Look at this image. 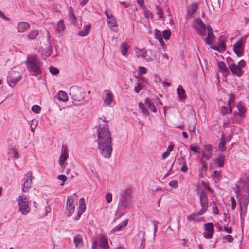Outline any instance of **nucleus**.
Listing matches in <instances>:
<instances>
[{
  "instance_id": "nucleus-9",
  "label": "nucleus",
  "mask_w": 249,
  "mask_h": 249,
  "mask_svg": "<svg viewBox=\"0 0 249 249\" xmlns=\"http://www.w3.org/2000/svg\"><path fill=\"white\" fill-rule=\"evenodd\" d=\"M244 42L242 39H239L235 44L233 45V49L235 53L238 57L243 55L244 50Z\"/></svg>"
},
{
  "instance_id": "nucleus-35",
  "label": "nucleus",
  "mask_w": 249,
  "mask_h": 249,
  "mask_svg": "<svg viewBox=\"0 0 249 249\" xmlns=\"http://www.w3.org/2000/svg\"><path fill=\"white\" fill-rule=\"evenodd\" d=\"M65 27L64 25V22L63 20H60L57 23V31L59 33H61L63 32L65 30Z\"/></svg>"
},
{
  "instance_id": "nucleus-41",
  "label": "nucleus",
  "mask_w": 249,
  "mask_h": 249,
  "mask_svg": "<svg viewBox=\"0 0 249 249\" xmlns=\"http://www.w3.org/2000/svg\"><path fill=\"white\" fill-rule=\"evenodd\" d=\"M49 71L51 73L54 75H57L59 72V70L57 68L53 66H50L49 67Z\"/></svg>"
},
{
  "instance_id": "nucleus-42",
  "label": "nucleus",
  "mask_w": 249,
  "mask_h": 249,
  "mask_svg": "<svg viewBox=\"0 0 249 249\" xmlns=\"http://www.w3.org/2000/svg\"><path fill=\"white\" fill-rule=\"evenodd\" d=\"M156 9L157 10L156 14L159 16V18L160 19L163 18V12L162 9L159 7L158 5H156Z\"/></svg>"
},
{
  "instance_id": "nucleus-14",
  "label": "nucleus",
  "mask_w": 249,
  "mask_h": 249,
  "mask_svg": "<svg viewBox=\"0 0 249 249\" xmlns=\"http://www.w3.org/2000/svg\"><path fill=\"white\" fill-rule=\"evenodd\" d=\"M239 196H240L242 197V203L245 207V212L244 211V210L240 205V208H241V212L240 213V218L241 220H243V213H246V208L247 207V205L248 203H249V194H240Z\"/></svg>"
},
{
  "instance_id": "nucleus-37",
  "label": "nucleus",
  "mask_w": 249,
  "mask_h": 249,
  "mask_svg": "<svg viewBox=\"0 0 249 249\" xmlns=\"http://www.w3.org/2000/svg\"><path fill=\"white\" fill-rule=\"evenodd\" d=\"M139 107L144 115L146 116L149 115V112L143 103H140L139 104Z\"/></svg>"
},
{
  "instance_id": "nucleus-32",
  "label": "nucleus",
  "mask_w": 249,
  "mask_h": 249,
  "mask_svg": "<svg viewBox=\"0 0 249 249\" xmlns=\"http://www.w3.org/2000/svg\"><path fill=\"white\" fill-rule=\"evenodd\" d=\"M120 48L122 55L125 56L129 48L128 44L126 42H124L121 44Z\"/></svg>"
},
{
  "instance_id": "nucleus-62",
  "label": "nucleus",
  "mask_w": 249,
  "mask_h": 249,
  "mask_svg": "<svg viewBox=\"0 0 249 249\" xmlns=\"http://www.w3.org/2000/svg\"><path fill=\"white\" fill-rule=\"evenodd\" d=\"M182 167H181V169H180V170L183 172H186L188 170V167H187V163H184V164H182Z\"/></svg>"
},
{
  "instance_id": "nucleus-57",
  "label": "nucleus",
  "mask_w": 249,
  "mask_h": 249,
  "mask_svg": "<svg viewBox=\"0 0 249 249\" xmlns=\"http://www.w3.org/2000/svg\"><path fill=\"white\" fill-rule=\"evenodd\" d=\"M178 182L176 180H173L169 183V185L173 188H176L178 186Z\"/></svg>"
},
{
  "instance_id": "nucleus-11",
  "label": "nucleus",
  "mask_w": 249,
  "mask_h": 249,
  "mask_svg": "<svg viewBox=\"0 0 249 249\" xmlns=\"http://www.w3.org/2000/svg\"><path fill=\"white\" fill-rule=\"evenodd\" d=\"M195 25L194 28L197 31L200 35H204L206 32V27L200 18H196L195 20Z\"/></svg>"
},
{
  "instance_id": "nucleus-24",
  "label": "nucleus",
  "mask_w": 249,
  "mask_h": 249,
  "mask_svg": "<svg viewBox=\"0 0 249 249\" xmlns=\"http://www.w3.org/2000/svg\"><path fill=\"white\" fill-rule=\"evenodd\" d=\"M198 9V5L196 3H192L190 5L187 10V14L189 16L192 15Z\"/></svg>"
},
{
  "instance_id": "nucleus-8",
  "label": "nucleus",
  "mask_w": 249,
  "mask_h": 249,
  "mask_svg": "<svg viewBox=\"0 0 249 249\" xmlns=\"http://www.w3.org/2000/svg\"><path fill=\"white\" fill-rule=\"evenodd\" d=\"M32 173L31 171L28 172L25 175L23 180L24 182L23 184L22 191H27L31 187L32 184V179L34 178L32 176Z\"/></svg>"
},
{
  "instance_id": "nucleus-20",
  "label": "nucleus",
  "mask_w": 249,
  "mask_h": 249,
  "mask_svg": "<svg viewBox=\"0 0 249 249\" xmlns=\"http://www.w3.org/2000/svg\"><path fill=\"white\" fill-rule=\"evenodd\" d=\"M30 27V24L26 22H20L18 24L17 30L19 33H23Z\"/></svg>"
},
{
  "instance_id": "nucleus-5",
  "label": "nucleus",
  "mask_w": 249,
  "mask_h": 249,
  "mask_svg": "<svg viewBox=\"0 0 249 249\" xmlns=\"http://www.w3.org/2000/svg\"><path fill=\"white\" fill-rule=\"evenodd\" d=\"M69 94L75 101L80 102L84 99V92L77 86H73L70 88Z\"/></svg>"
},
{
  "instance_id": "nucleus-64",
  "label": "nucleus",
  "mask_w": 249,
  "mask_h": 249,
  "mask_svg": "<svg viewBox=\"0 0 249 249\" xmlns=\"http://www.w3.org/2000/svg\"><path fill=\"white\" fill-rule=\"evenodd\" d=\"M98 244L97 239H96L92 244L91 249H97V245Z\"/></svg>"
},
{
  "instance_id": "nucleus-4",
  "label": "nucleus",
  "mask_w": 249,
  "mask_h": 249,
  "mask_svg": "<svg viewBox=\"0 0 249 249\" xmlns=\"http://www.w3.org/2000/svg\"><path fill=\"white\" fill-rule=\"evenodd\" d=\"M198 194H199V202L202 207L201 210L197 212V215H202L207 210L208 208V199L207 194L203 190L199 189Z\"/></svg>"
},
{
  "instance_id": "nucleus-1",
  "label": "nucleus",
  "mask_w": 249,
  "mask_h": 249,
  "mask_svg": "<svg viewBox=\"0 0 249 249\" xmlns=\"http://www.w3.org/2000/svg\"><path fill=\"white\" fill-rule=\"evenodd\" d=\"M106 121L99 118L100 126L97 129V139L98 149L101 154L106 158H109L112 151L111 133L108 128L105 127Z\"/></svg>"
},
{
  "instance_id": "nucleus-44",
  "label": "nucleus",
  "mask_w": 249,
  "mask_h": 249,
  "mask_svg": "<svg viewBox=\"0 0 249 249\" xmlns=\"http://www.w3.org/2000/svg\"><path fill=\"white\" fill-rule=\"evenodd\" d=\"M32 110L36 113H39L41 110V107L37 105H35L32 106Z\"/></svg>"
},
{
  "instance_id": "nucleus-18",
  "label": "nucleus",
  "mask_w": 249,
  "mask_h": 249,
  "mask_svg": "<svg viewBox=\"0 0 249 249\" xmlns=\"http://www.w3.org/2000/svg\"><path fill=\"white\" fill-rule=\"evenodd\" d=\"M128 224V220H124L114 227L110 231V234H114L115 232L123 230Z\"/></svg>"
},
{
  "instance_id": "nucleus-6",
  "label": "nucleus",
  "mask_w": 249,
  "mask_h": 249,
  "mask_svg": "<svg viewBox=\"0 0 249 249\" xmlns=\"http://www.w3.org/2000/svg\"><path fill=\"white\" fill-rule=\"evenodd\" d=\"M17 201L19 211L23 215H27L30 211V208L26 197L23 195L19 196L17 199Z\"/></svg>"
},
{
  "instance_id": "nucleus-15",
  "label": "nucleus",
  "mask_w": 249,
  "mask_h": 249,
  "mask_svg": "<svg viewBox=\"0 0 249 249\" xmlns=\"http://www.w3.org/2000/svg\"><path fill=\"white\" fill-rule=\"evenodd\" d=\"M202 156L209 160L212 158L213 154V150L210 144H207L203 146Z\"/></svg>"
},
{
  "instance_id": "nucleus-27",
  "label": "nucleus",
  "mask_w": 249,
  "mask_h": 249,
  "mask_svg": "<svg viewBox=\"0 0 249 249\" xmlns=\"http://www.w3.org/2000/svg\"><path fill=\"white\" fill-rule=\"evenodd\" d=\"M139 51L141 53L139 54L138 53L137 57H142L143 59H145L147 60V61L152 60V58H148L147 57V51L145 50H141L139 49ZM137 53H139L138 52H136Z\"/></svg>"
},
{
  "instance_id": "nucleus-7",
  "label": "nucleus",
  "mask_w": 249,
  "mask_h": 249,
  "mask_svg": "<svg viewBox=\"0 0 249 249\" xmlns=\"http://www.w3.org/2000/svg\"><path fill=\"white\" fill-rule=\"evenodd\" d=\"M21 74L18 71L12 70L9 72L7 80L9 85L12 87V86L11 84H16L21 80Z\"/></svg>"
},
{
  "instance_id": "nucleus-61",
  "label": "nucleus",
  "mask_w": 249,
  "mask_h": 249,
  "mask_svg": "<svg viewBox=\"0 0 249 249\" xmlns=\"http://www.w3.org/2000/svg\"><path fill=\"white\" fill-rule=\"evenodd\" d=\"M142 89V86L139 83L137 84V86L135 87L134 91L136 93H139Z\"/></svg>"
},
{
  "instance_id": "nucleus-52",
  "label": "nucleus",
  "mask_w": 249,
  "mask_h": 249,
  "mask_svg": "<svg viewBox=\"0 0 249 249\" xmlns=\"http://www.w3.org/2000/svg\"><path fill=\"white\" fill-rule=\"evenodd\" d=\"M239 69L242 70L246 66V62L244 60H241L237 65Z\"/></svg>"
},
{
  "instance_id": "nucleus-58",
  "label": "nucleus",
  "mask_w": 249,
  "mask_h": 249,
  "mask_svg": "<svg viewBox=\"0 0 249 249\" xmlns=\"http://www.w3.org/2000/svg\"><path fill=\"white\" fill-rule=\"evenodd\" d=\"M224 239H226L228 242L231 243L233 241V238L231 235H227L224 237Z\"/></svg>"
},
{
  "instance_id": "nucleus-26",
  "label": "nucleus",
  "mask_w": 249,
  "mask_h": 249,
  "mask_svg": "<svg viewBox=\"0 0 249 249\" xmlns=\"http://www.w3.org/2000/svg\"><path fill=\"white\" fill-rule=\"evenodd\" d=\"M237 108L239 111L238 114L240 117H243L246 112V107L241 104V103L239 102L237 104Z\"/></svg>"
},
{
  "instance_id": "nucleus-34",
  "label": "nucleus",
  "mask_w": 249,
  "mask_h": 249,
  "mask_svg": "<svg viewBox=\"0 0 249 249\" xmlns=\"http://www.w3.org/2000/svg\"><path fill=\"white\" fill-rule=\"evenodd\" d=\"M39 35V31L38 30H34L31 32L28 36L29 40H34Z\"/></svg>"
},
{
  "instance_id": "nucleus-25",
  "label": "nucleus",
  "mask_w": 249,
  "mask_h": 249,
  "mask_svg": "<svg viewBox=\"0 0 249 249\" xmlns=\"http://www.w3.org/2000/svg\"><path fill=\"white\" fill-rule=\"evenodd\" d=\"M145 104L148 107V108L152 111V112L156 113L157 112V109L156 107H155L153 103L151 101V100L147 98L145 99Z\"/></svg>"
},
{
  "instance_id": "nucleus-46",
  "label": "nucleus",
  "mask_w": 249,
  "mask_h": 249,
  "mask_svg": "<svg viewBox=\"0 0 249 249\" xmlns=\"http://www.w3.org/2000/svg\"><path fill=\"white\" fill-rule=\"evenodd\" d=\"M229 107H227L225 106H223L221 107V113L223 115H225L226 114L229 113Z\"/></svg>"
},
{
  "instance_id": "nucleus-12",
  "label": "nucleus",
  "mask_w": 249,
  "mask_h": 249,
  "mask_svg": "<svg viewBox=\"0 0 249 249\" xmlns=\"http://www.w3.org/2000/svg\"><path fill=\"white\" fill-rule=\"evenodd\" d=\"M204 228L206 232L203 233V236L207 239H211L214 233V226L211 222L207 223L204 224Z\"/></svg>"
},
{
  "instance_id": "nucleus-3",
  "label": "nucleus",
  "mask_w": 249,
  "mask_h": 249,
  "mask_svg": "<svg viewBox=\"0 0 249 249\" xmlns=\"http://www.w3.org/2000/svg\"><path fill=\"white\" fill-rule=\"evenodd\" d=\"M132 193L130 188H126L121 190L118 208L122 210L129 209L132 205Z\"/></svg>"
},
{
  "instance_id": "nucleus-31",
  "label": "nucleus",
  "mask_w": 249,
  "mask_h": 249,
  "mask_svg": "<svg viewBox=\"0 0 249 249\" xmlns=\"http://www.w3.org/2000/svg\"><path fill=\"white\" fill-rule=\"evenodd\" d=\"M57 96L58 99L59 101H62L63 102L68 101V99L67 94L63 91H59L57 94Z\"/></svg>"
},
{
  "instance_id": "nucleus-40",
  "label": "nucleus",
  "mask_w": 249,
  "mask_h": 249,
  "mask_svg": "<svg viewBox=\"0 0 249 249\" xmlns=\"http://www.w3.org/2000/svg\"><path fill=\"white\" fill-rule=\"evenodd\" d=\"M86 209V205L84 203V199L81 198L79 200V211L84 213Z\"/></svg>"
},
{
  "instance_id": "nucleus-50",
  "label": "nucleus",
  "mask_w": 249,
  "mask_h": 249,
  "mask_svg": "<svg viewBox=\"0 0 249 249\" xmlns=\"http://www.w3.org/2000/svg\"><path fill=\"white\" fill-rule=\"evenodd\" d=\"M220 176V171L216 170L214 171L212 174V177L213 178H218Z\"/></svg>"
},
{
  "instance_id": "nucleus-29",
  "label": "nucleus",
  "mask_w": 249,
  "mask_h": 249,
  "mask_svg": "<svg viewBox=\"0 0 249 249\" xmlns=\"http://www.w3.org/2000/svg\"><path fill=\"white\" fill-rule=\"evenodd\" d=\"M154 34L156 38L157 39L159 42L163 45L164 44V41L163 40L161 32L158 29H155L154 30Z\"/></svg>"
},
{
  "instance_id": "nucleus-19",
  "label": "nucleus",
  "mask_w": 249,
  "mask_h": 249,
  "mask_svg": "<svg viewBox=\"0 0 249 249\" xmlns=\"http://www.w3.org/2000/svg\"><path fill=\"white\" fill-rule=\"evenodd\" d=\"M73 242L75 248H80L84 244L83 238L80 234H77L73 239Z\"/></svg>"
},
{
  "instance_id": "nucleus-54",
  "label": "nucleus",
  "mask_w": 249,
  "mask_h": 249,
  "mask_svg": "<svg viewBox=\"0 0 249 249\" xmlns=\"http://www.w3.org/2000/svg\"><path fill=\"white\" fill-rule=\"evenodd\" d=\"M106 200L107 202L109 203L112 201V196L110 193H108L106 195Z\"/></svg>"
},
{
  "instance_id": "nucleus-38",
  "label": "nucleus",
  "mask_w": 249,
  "mask_h": 249,
  "mask_svg": "<svg viewBox=\"0 0 249 249\" xmlns=\"http://www.w3.org/2000/svg\"><path fill=\"white\" fill-rule=\"evenodd\" d=\"M69 16L70 19L72 21H74L76 19L73 9L71 6L69 8Z\"/></svg>"
},
{
  "instance_id": "nucleus-39",
  "label": "nucleus",
  "mask_w": 249,
  "mask_h": 249,
  "mask_svg": "<svg viewBox=\"0 0 249 249\" xmlns=\"http://www.w3.org/2000/svg\"><path fill=\"white\" fill-rule=\"evenodd\" d=\"M29 124L30 125L31 130L32 132H34V130L36 127L37 125V122L36 120H32L31 122H29Z\"/></svg>"
},
{
  "instance_id": "nucleus-60",
  "label": "nucleus",
  "mask_w": 249,
  "mask_h": 249,
  "mask_svg": "<svg viewBox=\"0 0 249 249\" xmlns=\"http://www.w3.org/2000/svg\"><path fill=\"white\" fill-rule=\"evenodd\" d=\"M213 38H214L207 37L205 39L206 43L207 45H211L212 43V40L213 39Z\"/></svg>"
},
{
  "instance_id": "nucleus-51",
  "label": "nucleus",
  "mask_w": 249,
  "mask_h": 249,
  "mask_svg": "<svg viewBox=\"0 0 249 249\" xmlns=\"http://www.w3.org/2000/svg\"><path fill=\"white\" fill-rule=\"evenodd\" d=\"M139 72L141 74H145L147 73V69L142 66L139 67Z\"/></svg>"
},
{
  "instance_id": "nucleus-23",
  "label": "nucleus",
  "mask_w": 249,
  "mask_h": 249,
  "mask_svg": "<svg viewBox=\"0 0 249 249\" xmlns=\"http://www.w3.org/2000/svg\"><path fill=\"white\" fill-rule=\"evenodd\" d=\"M177 94L180 100H184L186 98L185 92L181 86H178L177 89Z\"/></svg>"
},
{
  "instance_id": "nucleus-33",
  "label": "nucleus",
  "mask_w": 249,
  "mask_h": 249,
  "mask_svg": "<svg viewBox=\"0 0 249 249\" xmlns=\"http://www.w3.org/2000/svg\"><path fill=\"white\" fill-rule=\"evenodd\" d=\"M113 99V95L111 93H107L106 95V97L104 100V102L105 104L109 106Z\"/></svg>"
},
{
  "instance_id": "nucleus-47",
  "label": "nucleus",
  "mask_w": 249,
  "mask_h": 249,
  "mask_svg": "<svg viewBox=\"0 0 249 249\" xmlns=\"http://www.w3.org/2000/svg\"><path fill=\"white\" fill-rule=\"evenodd\" d=\"M200 161H201V163L202 164L201 168V170H202V171L207 170V164L206 162L203 159H201L200 160Z\"/></svg>"
},
{
  "instance_id": "nucleus-22",
  "label": "nucleus",
  "mask_w": 249,
  "mask_h": 249,
  "mask_svg": "<svg viewBox=\"0 0 249 249\" xmlns=\"http://www.w3.org/2000/svg\"><path fill=\"white\" fill-rule=\"evenodd\" d=\"M218 67L219 70L223 73L226 75L229 73V71L226 66L225 62L220 61L218 62Z\"/></svg>"
},
{
  "instance_id": "nucleus-59",
  "label": "nucleus",
  "mask_w": 249,
  "mask_h": 249,
  "mask_svg": "<svg viewBox=\"0 0 249 249\" xmlns=\"http://www.w3.org/2000/svg\"><path fill=\"white\" fill-rule=\"evenodd\" d=\"M196 215L195 213H192L191 214H190V215H188L187 216V219L188 220L195 221V220H196Z\"/></svg>"
},
{
  "instance_id": "nucleus-16",
  "label": "nucleus",
  "mask_w": 249,
  "mask_h": 249,
  "mask_svg": "<svg viewBox=\"0 0 249 249\" xmlns=\"http://www.w3.org/2000/svg\"><path fill=\"white\" fill-rule=\"evenodd\" d=\"M98 244L101 249H108L109 248L108 239L104 235H101V236L97 239Z\"/></svg>"
},
{
  "instance_id": "nucleus-21",
  "label": "nucleus",
  "mask_w": 249,
  "mask_h": 249,
  "mask_svg": "<svg viewBox=\"0 0 249 249\" xmlns=\"http://www.w3.org/2000/svg\"><path fill=\"white\" fill-rule=\"evenodd\" d=\"M225 159V156L222 154H219L218 155L217 158L215 160H213L215 162V163L217 164L218 167H222L224 165V161Z\"/></svg>"
},
{
  "instance_id": "nucleus-17",
  "label": "nucleus",
  "mask_w": 249,
  "mask_h": 249,
  "mask_svg": "<svg viewBox=\"0 0 249 249\" xmlns=\"http://www.w3.org/2000/svg\"><path fill=\"white\" fill-rule=\"evenodd\" d=\"M232 74L240 77L243 74V71L239 68L237 65L233 63L229 66Z\"/></svg>"
},
{
  "instance_id": "nucleus-28",
  "label": "nucleus",
  "mask_w": 249,
  "mask_h": 249,
  "mask_svg": "<svg viewBox=\"0 0 249 249\" xmlns=\"http://www.w3.org/2000/svg\"><path fill=\"white\" fill-rule=\"evenodd\" d=\"M107 22L108 25L111 27H114L117 26L116 21L111 13H110V17L107 18Z\"/></svg>"
},
{
  "instance_id": "nucleus-45",
  "label": "nucleus",
  "mask_w": 249,
  "mask_h": 249,
  "mask_svg": "<svg viewBox=\"0 0 249 249\" xmlns=\"http://www.w3.org/2000/svg\"><path fill=\"white\" fill-rule=\"evenodd\" d=\"M163 36L165 40H168L171 36V32L169 30H165L163 32Z\"/></svg>"
},
{
  "instance_id": "nucleus-36",
  "label": "nucleus",
  "mask_w": 249,
  "mask_h": 249,
  "mask_svg": "<svg viewBox=\"0 0 249 249\" xmlns=\"http://www.w3.org/2000/svg\"><path fill=\"white\" fill-rule=\"evenodd\" d=\"M235 95L231 93L229 95V100L227 101L228 106L229 107V113H231L232 112V109L231 108V102H233L235 99Z\"/></svg>"
},
{
  "instance_id": "nucleus-10",
  "label": "nucleus",
  "mask_w": 249,
  "mask_h": 249,
  "mask_svg": "<svg viewBox=\"0 0 249 249\" xmlns=\"http://www.w3.org/2000/svg\"><path fill=\"white\" fill-rule=\"evenodd\" d=\"M66 213L68 217L71 216L75 211L74 199L72 196H69L67 200Z\"/></svg>"
},
{
  "instance_id": "nucleus-49",
  "label": "nucleus",
  "mask_w": 249,
  "mask_h": 249,
  "mask_svg": "<svg viewBox=\"0 0 249 249\" xmlns=\"http://www.w3.org/2000/svg\"><path fill=\"white\" fill-rule=\"evenodd\" d=\"M144 16L146 18L148 19L152 17V14L149 10L145 9L144 10Z\"/></svg>"
},
{
  "instance_id": "nucleus-56",
  "label": "nucleus",
  "mask_w": 249,
  "mask_h": 249,
  "mask_svg": "<svg viewBox=\"0 0 249 249\" xmlns=\"http://www.w3.org/2000/svg\"><path fill=\"white\" fill-rule=\"evenodd\" d=\"M230 201L231 203V208L232 210H234L236 207V203L235 199L233 197H231Z\"/></svg>"
},
{
  "instance_id": "nucleus-63",
  "label": "nucleus",
  "mask_w": 249,
  "mask_h": 249,
  "mask_svg": "<svg viewBox=\"0 0 249 249\" xmlns=\"http://www.w3.org/2000/svg\"><path fill=\"white\" fill-rule=\"evenodd\" d=\"M0 17L6 21L10 20L9 18L6 17L1 11H0Z\"/></svg>"
},
{
  "instance_id": "nucleus-53",
  "label": "nucleus",
  "mask_w": 249,
  "mask_h": 249,
  "mask_svg": "<svg viewBox=\"0 0 249 249\" xmlns=\"http://www.w3.org/2000/svg\"><path fill=\"white\" fill-rule=\"evenodd\" d=\"M57 178L64 182L67 180V177L65 175L61 174L58 176Z\"/></svg>"
},
{
  "instance_id": "nucleus-43",
  "label": "nucleus",
  "mask_w": 249,
  "mask_h": 249,
  "mask_svg": "<svg viewBox=\"0 0 249 249\" xmlns=\"http://www.w3.org/2000/svg\"><path fill=\"white\" fill-rule=\"evenodd\" d=\"M189 148L192 151H193L195 153H198V154L200 153V151L199 150V148L196 145H195L194 144H191V145H190Z\"/></svg>"
},
{
  "instance_id": "nucleus-48",
  "label": "nucleus",
  "mask_w": 249,
  "mask_h": 249,
  "mask_svg": "<svg viewBox=\"0 0 249 249\" xmlns=\"http://www.w3.org/2000/svg\"><path fill=\"white\" fill-rule=\"evenodd\" d=\"M226 144V142H220L219 143V148L221 149L222 151H224L226 150L225 146Z\"/></svg>"
},
{
  "instance_id": "nucleus-55",
  "label": "nucleus",
  "mask_w": 249,
  "mask_h": 249,
  "mask_svg": "<svg viewBox=\"0 0 249 249\" xmlns=\"http://www.w3.org/2000/svg\"><path fill=\"white\" fill-rule=\"evenodd\" d=\"M213 211L214 214H218L219 213L218 209L215 203H214L213 205Z\"/></svg>"
},
{
  "instance_id": "nucleus-2",
  "label": "nucleus",
  "mask_w": 249,
  "mask_h": 249,
  "mask_svg": "<svg viewBox=\"0 0 249 249\" xmlns=\"http://www.w3.org/2000/svg\"><path fill=\"white\" fill-rule=\"evenodd\" d=\"M27 68L33 76H37L41 74L42 64L36 56H29L26 61Z\"/></svg>"
},
{
  "instance_id": "nucleus-30",
  "label": "nucleus",
  "mask_w": 249,
  "mask_h": 249,
  "mask_svg": "<svg viewBox=\"0 0 249 249\" xmlns=\"http://www.w3.org/2000/svg\"><path fill=\"white\" fill-rule=\"evenodd\" d=\"M68 158V153L67 152V148L64 146V145H62L59 160H65Z\"/></svg>"
},
{
  "instance_id": "nucleus-13",
  "label": "nucleus",
  "mask_w": 249,
  "mask_h": 249,
  "mask_svg": "<svg viewBox=\"0 0 249 249\" xmlns=\"http://www.w3.org/2000/svg\"><path fill=\"white\" fill-rule=\"evenodd\" d=\"M243 187L238 188L237 191H235L237 199L239 200L240 204L241 205V200L239 197L240 194H249V181H244L243 183Z\"/></svg>"
}]
</instances>
